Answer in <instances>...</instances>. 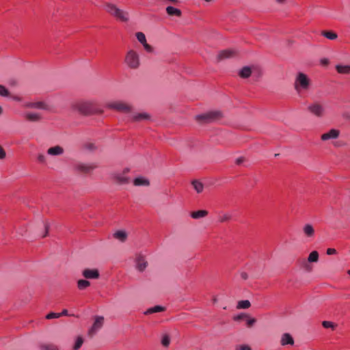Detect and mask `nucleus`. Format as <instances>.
<instances>
[{
	"instance_id": "f257e3e1",
	"label": "nucleus",
	"mask_w": 350,
	"mask_h": 350,
	"mask_svg": "<svg viewBox=\"0 0 350 350\" xmlns=\"http://www.w3.org/2000/svg\"><path fill=\"white\" fill-rule=\"evenodd\" d=\"M72 108L74 111L83 115H92L102 113V111L98 109L94 104L90 102L76 103L72 105Z\"/></svg>"
},
{
	"instance_id": "f03ea898",
	"label": "nucleus",
	"mask_w": 350,
	"mask_h": 350,
	"mask_svg": "<svg viewBox=\"0 0 350 350\" xmlns=\"http://www.w3.org/2000/svg\"><path fill=\"white\" fill-rule=\"evenodd\" d=\"M223 118V113L221 111H210L204 113L196 116L195 119L201 124H207L219 120Z\"/></svg>"
},
{
	"instance_id": "7ed1b4c3",
	"label": "nucleus",
	"mask_w": 350,
	"mask_h": 350,
	"mask_svg": "<svg viewBox=\"0 0 350 350\" xmlns=\"http://www.w3.org/2000/svg\"><path fill=\"white\" fill-rule=\"evenodd\" d=\"M105 7L106 11L116 18L122 22L128 21V14L124 11L119 9L116 5L108 3L105 4Z\"/></svg>"
},
{
	"instance_id": "20e7f679",
	"label": "nucleus",
	"mask_w": 350,
	"mask_h": 350,
	"mask_svg": "<svg viewBox=\"0 0 350 350\" xmlns=\"http://www.w3.org/2000/svg\"><path fill=\"white\" fill-rule=\"evenodd\" d=\"M310 86V80L308 76L302 72H299L295 81L294 87L298 93L302 90H308Z\"/></svg>"
},
{
	"instance_id": "39448f33",
	"label": "nucleus",
	"mask_w": 350,
	"mask_h": 350,
	"mask_svg": "<svg viewBox=\"0 0 350 350\" xmlns=\"http://www.w3.org/2000/svg\"><path fill=\"white\" fill-rule=\"evenodd\" d=\"M124 62L129 68L137 69L140 66L138 53L133 50L129 51L125 56Z\"/></svg>"
},
{
	"instance_id": "423d86ee",
	"label": "nucleus",
	"mask_w": 350,
	"mask_h": 350,
	"mask_svg": "<svg viewBox=\"0 0 350 350\" xmlns=\"http://www.w3.org/2000/svg\"><path fill=\"white\" fill-rule=\"evenodd\" d=\"M130 172L129 167L124 168L122 172H115L111 174V180L116 183L120 185L128 184L131 181V178L127 176V174Z\"/></svg>"
},
{
	"instance_id": "0eeeda50",
	"label": "nucleus",
	"mask_w": 350,
	"mask_h": 350,
	"mask_svg": "<svg viewBox=\"0 0 350 350\" xmlns=\"http://www.w3.org/2000/svg\"><path fill=\"white\" fill-rule=\"evenodd\" d=\"M107 107L109 109H115L118 111L123 112L125 113H131L133 109L132 106L122 101H116L108 103Z\"/></svg>"
},
{
	"instance_id": "6e6552de",
	"label": "nucleus",
	"mask_w": 350,
	"mask_h": 350,
	"mask_svg": "<svg viewBox=\"0 0 350 350\" xmlns=\"http://www.w3.org/2000/svg\"><path fill=\"white\" fill-rule=\"evenodd\" d=\"M104 324V317L103 316H96L94 317V322L92 327L88 332V335L92 337L96 334L98 329H100Z\"/></svg>"
},
{
	"instance_id": "1a4fd4ad",
	"label": "nucleus",
	"mask_w": 350,
	"mask_h": 350,
	"mask_svg": "<svg viewBox=\"0 0 350 350\" xmlns=\"http://www.w3.org/2000/svg\"><path fill=\"white\" fill-rule=\"evenodd\" d=\"M252 73H256L258 78H259L262 75L261 71L254 66L252 68L250 66H244L240 70L239 76L243 79H247Z\"/></svg>"
},
{
	"instance_id": "9d476101",
	"label": "nucleus",
	"mask_w": 350,
	"mask_h": 350,
	"mask_svg": "<svg viewBox=\"0 0 350 350\" xmlns=\"http://www.w3.org/2000/svg\"><path fill=\"white\" fill-rule=\"evenodd\" d=\"M97 167V165L94 163L86 164V163H77L74 166V170L78 173L88 174L92 172Z\"/></svg>"
},
{
	"instance_id": "9b49d317",
	"label": "nucleus",
	"mask_w": 350,
	"mask_h": 350,
	"mask_svg": "<svg viewBox=\"0 0 350 350\" xmlns=\"http://www.w3.org/2000/svg\"><path fill=\"white\" fill-rule=\"evenodd\" d=\"M308 110L317 117H321L324 113L323 107L319 103H314L308 107Z\"/></svg>"
},
{
	"instance_id": "f8f14e48",
	"label": "nucleus",
	"mask_w": 350,
	"mask_h": 350,
	"mask_svg": "<svg viewBox=\"0 0 350 350\" xmlns=\"http://www.w3.org/2000/svg\"><path fill=\"white\" fill-rule=\"evenodd\" d=\"M82 275L86 279H98L100 273L98 269H85L82 271Z\"/></svg>"
},
{
	"instance_id": "ddd939ff",
	"label": "nucleus",
	"mask_w": 350,
	"mask_h": 350,
	"mask_svg": "<svg viewBox=\"0 0 350 350\" xmlns=\"http://www.w3.org/2000/svg\"><path fill=\"white\" fill-rule=\"evenodd\" d=\"M237 55V51L234 49H225L219 51L217 55V60L221 61L227 58H230L236 56Z\"/></svg>"
},
{
	"instance_id": "4468645a",
	"label": "nucleus",
	"mask_w": 350,
	"mask_h": 350,
	"mask_svg": "<svg viewBox=\"0 0 350 350\" xmlns=\"http://www.w3.org/2000/svg\"><path fill=\"white\" fill-rule=\"evenodd\" d=\"M340 131L338 129H332L327 133H325L321 135V139L323 141H327L329 139H336L339 137Z\"/></svg>"
},
{
	"instance_id": "2eb2a0df",
	"label": "nucleus",
	"mask_w": 350,
	"mask_h": 350,
	"mask_svg": "<svg viewBox=\"0 0 350 350\" xmlns=\"http://www.w3.org/2000/svg\"><path fill=\"white\" fill-rule=\"evenodd\" d=\"M136 268L139 271H144L148 266V262L144 256L139 254L135 259Z\"/></svg>"
},
{
	"instance_id": "dca6fc26",
	"label": "nucleus",
	"mask_w": 350,
	"mask_h": 350,
	"mask_svg": "<svg viewBox=\"0 0 350 350\" xmlns=\"http://www.w3.org/2000/svg\"><path fill=\"white\" fill-rule=\"evenodd\" d=\"M24 118L29 122H39L42 119V115L39 113L27 112L24 114Z\"/></svg>"
},
{
	"instance_id": "f3484780",
	"label": "nucleus",
	"mask_w": 350,
	"mask_h": 350,
	"mask_svg": "<svg viewBox=\"0 0 350 350\" xmlns=\"http://www.w3.org/2000/svg\"><path fill=\"white\" fill-rule=\"evenodd\" d=\"M130 118L133 122H140L144 120H149L150 116L146 112H141L131 115Z\"/></svg>"
},
{
	"instance_id": "a211bd4d",
	"label": "nucleus",
	"mask_w": 350,
	"mask_h": 350,
	"mask_svg": "<svg viewBox=\"0 0 350 350\" xmlns=\"http://www.w3.org/2000/svg\"><path fill=\"white\" fill-rule=\"evenodd\" d=\"M280 344L282 346H286L288 345H294V339L290 334L284 333L282 336Z\"/></svg>"
},
{
	"instance_id": "6ab92c4d",
	"label": "nucleus",
	"mask_w": 350,
	"mask_h": 350,
	"mask_svg": "<svg viewBox=\"0 0 350 350\" xmlns=\"http://www.w3.org/2000/svg\"><path fill=\"white\" fill-rule=\"evenodd\" d=\"M27 107L31 109H49L48 105L42 101L29 103L27 104Z\"/></svg>"
},
{
	"instance_id": "aec40b11",
	"label": "nucleus",
	"mask_w": 350,
	"mask_h": 350,
	"mask_svg": "<svg viewBox=\"0 0 350 350\" xmlns=\"http://www.w3.org/2000/svg\"><path fill=\"white\" fill-rule=\"evenodd\" d=\"M113 236L116 239L121 242H125L128 237L126 232L124 230H117L113 233Z\"/></svg>"
},
{
	"instance_id": "412c9836",
	"label": "nucleus",
	"mask_w": 350,
	"mask_h": 350,
	"mask_svg": "<svg viewBox=\"0 0 350 350\" xmlns=\"http://www.w3.org/2000/svg\"><path fill=\"white\" fill-rule=\"evenodd\" d=\"M208 212L206 210H198L196 211L191 212L190 215L193 219H198L200 218L206 217L208 215Z\"/></svg>"
},
{
	"instance_id": "4be33fe9",
	"label": "nucleus",
	"mask_w": 350,
	"mask_h": 350,
	"mask_svg": "<svg viewBox=\"0 0 350 350\" xmlns=\"http://www.w3.org/2000/svg\"><path fill=\"white\" fill-rule=\"evenodd\" d=\"M133 185L135 186H148L150 181L144 177L139 176L133 180Z\"/></svg>"
},
{
	"instance_id": "5701e85b",
	"label": "nucleus",
	"mask_w": 350,
	"mask_h": 350,
	"mask_svg": "<svg viewBox=\"0 0 350 350\" xmlns=\"http://www.w3.org/2000/svg\"><path fill=\"white\" fill-rule=\"evenodd\" d=\"M336 71L342 75L350 74V65H340L338 64L336 66Z\"/></svg>"
},
{
	"instance_id": "b1692460",
	"label": "nucleus",
	"mask_w": 350,
	"mask_h": 350,
	"mask_svg": "<svg viewBox=\"0 0 350 350\" xmlns=\"http://www.w3.org/2000/svg\"><path fill=\"white\" fill-rule=\"evenodd\" d=\"M63 152V148L59 146L50 148L47 150V153L50 155H59L62 154Z\"/></svg>"
},
{
	"instance_id": "393cba45",
	"label": "nucleus",
	"mask_w": 350,
	"mask_h": 350,
	"mask_svg": "<svg viewBox=\"0 0 350 350\" xmlns=\"http://www.w3.org/2000/svg\"><path fill=\"white\" fill-rule=\"evenodd\" d=\"M304 234L308 237H313L314 234V230L313 226L311 224H306L303 228Z\"/></svg>"
},
{
	"instance_id": "a878e982",
	"label": "nucleus",
	"mask_w": 350,
	"mask_h": 350,
	"mask_svg": "<svg viewBox=\"0 0 350 350\" xmlns=\"http://www.w3.org/2000/svg\"><path fill=\"white\" fill-rule=\"evenodd\" d=\"M191 184L198 193H200L203 191L204 185L200 181L194 180L191 182Z\"/></svg>"
},
{
	"instance_id": "bb28decb",
	"label": "nucleus",
	"mask_w": 350,
	"mask_h": 350,
	"mask_svg": "<svg viewBox=\"0 0 350 350\" xmlns=\"http://www.w3.org/2000/svg\"><path fill=\"white\" fill-rule=\"evenodd\" d=\"M321 35L325 37L329 40H335L338 38V35L336 33L333 31H321Z\"/></svg>"
},
{
	"instance_id": "cd10ccee",
	"label": "nucleus",
	"mask_w": 350,
	"mask_h": 350,
	"mask_svg": "<svg viewBox=\"0 0 350 350\" xmlns=\"http://www.w3.org/2000/svg\"><path fill=\"white\" fill-rule=\"evenodd\" d=\"M164 310V308L161 306H155L148 308L144 312V314H150L155 312H160Z\"/></svg>"
},
{
	"instance_id": "c85d7f7f",
	"label": "nucleus",
	"mask_w": 350,
	"mask_h": 350,
	"mask_svg": "<svg viewBox=\"0 0 350 350\" xmlns=\"http://www.w3.org/2000/svg\"><path fill=\"white\" fill-rule=\"evenodd\" d=\"M90 286V282L87 280H79L77 281V287L80 290H84Z\"/></svg>"
},
{
	"instance_id": "c756f323",
	"label": "nucleus",
	"mask_w": 350,
	"mask_h": 350,
	"mask_svg": "<svg viewBox=\"0 0 350 350\" xmlns=\"http://www.w3.org/2000/svg\"><path fill=\"white\" fill-rule=\"evenodd\" d=\"M161 345L165 347H168L170 344V337L167 334H163L161 336Z\"/></svg>"
},
{
	"instance_id": "7c9ffc66",
	"label": "nucleus",
	"mask_w": 350,
	"mask_h": 350,
	"mask_svg": "<svg viewBox=\"0 0 350 350\" xmlns=\"http://www.w3.org/2000/svg\"><path fill=\"white\" fill-rule=\"evenodd\" d=\"M40 349L41 350H59L57 346L54 344H41Z\"/></svg>"
},
{
	"instance_id": "2f4dec72",
	"label": "nucleus",
	"mask_w": 350,
	"mask_h": 350,
	"mask_svg": "<svg viewBox=\"0 0 350 350\" xmlns=\"http://www.w3.org/2000/svg\"><path fill=\"white\" fill-rule=\"evenodd\" d=\"M319 260V253L317 251H312L308 258V260L310 262H315Z\"/></svg>"
},
{
	"instance_id": "473e14b6",
	"label": "nucleus",
	"mask_w": 350,
	"mask_h": 350,
	"mask_svg": "<svg viewBox=\"0 0 350 350\" xmlns=\"http://www.w3.org/2000/svg\"><path fill=\"white\" fill-rule=\"evenodd\" d=\"M250 306H251V304H250V301L241 300L238 302L237 308L247 309V308H250Z\"/></svg>"
},
{
	"instance_id": "72a5a7b5",
	"label": "nucleus",
	"mask_w": 350,
	"mask_h": 350,
	"mask_svg": "<svg viewBox=\"0 0 350 350\" xmlns=\"http://www.w3.org/2000/svg\"><path fill=\"white\" fill-rule=\"evenodd\" d=\"M83 343V338L82 336H79L76 338L75 345L73 346L72 350H78L82 346Z\"/></svg>"
},
{
	"instance_id": "f704fd0d",
	"label": "nucleus",
	"mask_w": 350,
	"mask_h": 350,
	"mask_svg": "<svg viewBox=\"0 0 350 350\" xmlns=\"http://www.w3.org/2000/svg\"><path fill=\"white\" fill-rule=\"evenodd\" d=\"M230 219H231V215L228 213L219 215L218 217V221L220 223L228 221L229 220H230Z\"/></svg>"
},
{
	"instance_id": "c9c22d12",
	"label": "nucleus",
	"mask_w": 350,
	"mask_h": 350,
	"mask_svg": "<svg viewBox=\"0 0 350 350\" xmlns=\"http://www.w3.org/2000/svg\"><path fill=\"white\" fill-rule=\"evenodd\" d=\"M245 324H246V326L249 328L252 327L254 326V325L256 323V319L255 318H253V317H250V315L248 314L247 316V318L245 319Z\"/></svg>"
},
{
	"instance_id": "e433bc0d",
	"label": "nucleus",
	"mask_w": 350,
	"mask_h": 350,
	"mask_svg": "<svg viewBox=\"0 0 350 350\" xmlns=\"http://www.w3.org/2000/svg\"><path fill=\"white\" fill-rule=\"evenodd\" d=\"M322 325L325 328H331L333 330L336 329L337 325L332 321H324L322 322Z\"/></svg>"
},
{
	"instance_id": "4c0bfd02",
	"label": "nucleus",
	"mask_w": 350,
	"mask_h": 350,
	"mask_svg": "<svg viewBox=\"0 0 350 350\" xmlns=\"http://www.w3.org/2000/svg\"><path fill=\"white\" fill-rule=\"evenodd\" d=\"M248 314L246 313H241L239 314L235 315L232 317V319L234 321H245V319L247 318Z\"/></svg>"
},
{
	"instance_id": "58836bf2",
	"label": "nucleus",
	"mask_w": 350,
	"mask_h": 350,
	"mask_svg": "<svg viewBox=\"0 0 350 350\" xmlns=\"http://www.w3.org/2000/svg\"><path fill=\"white\" fill-rule=\"evenodd\" d=\"M136 37H137V40L140 43H142V44H146V39L145 34L144 33H142V32L137 33H136Z\"/></svg>"
},
{
	"instance_id": "ea45409f",
	"label": "nucleus",
	"mask_w": 350,
	"mask_h": 350,
	"mask_svg": "<svg viewBox=\"0 0 350 350\" xmlns=\"http://www.w3.org/2000/svg\"><path fill=\"white\" fill-rule=\"evenodd\" d=\"M0 96L4 97L9 96V92L8 89L2 85H0Z\"/></svg>"
},
{
	"instance_id": "a19ab883",
	"label": "nucleus",
	"mask_w": 350,
	"mask_h": 350,
	"mask_svg": "<svg viewBox=\"0 0 350 350\" xmlns=\"http://www.w3.org/2000/svg\"><path fill=\"white\" fill-rule=\"evenodd\" d=\"M59 317H60V314H59V313H55V312H50L46 316V319H57V318H59Z\"/></svg>"
},
{
	"instance_id": "79ce46f5",
	"label": "nucleus",
	"mask_w": 350,
	"mask_h": 350,
	"mask_svg": "<svg viewBox=\"0 0 350 350\" xmlns=\"http://www.w3.org/2000/svg\"><path fill=\"white\" fill-rule=\"evenodd\" d=\"M44 232L41 235L42 237H45L48 234L49 230V224L47 221L44 222Z\"/></svg>"
},
{
	"instance_id": "37998d69",
	"label": "nucleus",
	"mask_w": 350,
	"mask_h": 350,
	"mask_svg": "<svg viewBox=\"0 0 350 350\" xmlns=\"http://www.w3.org/2000/svg\"><path fill=\"white\" fill-rule=\"evenodd\" d=\"M236 350H252L251 347L247 345H237L235 347Z\"/></svg>"
},
{
	"instance_id": "c03bdc74",
	"label": "nucleus",
	"mask_w": 350,
	"mask_h": 350,
	"mask_svg": "<svg viewBox=\"0 0 350 350\" xmlns=\"http://www.w3.org/2000/svg\"><path fill=\"white\" fill-rule=\"evenodd\" d=\"M37 159L38 162L42 164L46 163V157L43 154H39L37 157Z\"/></svg>"
},
{
	"instance_id": "a18cd8bd",
	"label": "nucleus",
	"mask_w": 350,
	"mask_h": 350,
	"mask_svg": "<svg viewBox=\"0 0 350 350\" xmlns=\"http://www.w3.org/2000/svg\"><path fill=\"white\" fill-rule=\"evenodd\" d=\"M167 13L170 16L175 15V8L172 6H168L166 8Z\"/></svg>"
},
{
	"instance_id": "49530a36",
	"label": "nucleus",
	"mask_w": 350,
	"mask_h": 350,
	"mask_svg": "<svg viewBox=\"0 0 350 350\" xmlns=\"http://www.w3.org/2000/svg\"><path fill=\"white\" fill-rule=\"evenodd\" d=\"M143 46L147 52L152 53L153 51L152 47L150 45H149L147 42H146V44H144Z\"/></svg>"
},
{
	"instance_id": "de8ad7c7",
	"label": "nucleus",
	"mask_w": 350,
	"mask_h": 350,
	"mask_svg": "<svg viewBox=\"0 0 350 350\" xmlns=\"http://www.w3.org/2000/svg\"><path fill=\"white\" fill-rule=\"evenodd\" d=\"M6 157V153L4 149L0 146V159H4Z\"/></svg>"
},
{
	"instance_id": "09e8293b",
	"label": "nucleus",
	"mask_w": 350,
	"mask_h": 350,
	"mask_svg": "<svg viewBox=\"0 0 350 350\" xmlns=\"http://www.w3.org/2000/svg\"><path fill=\"white\" fill-rule=\"evenodd\" d=\"M336 250L334 248H328L326 251L327 255H332L336 254Z\"/></svg>"
},
{
	"instance_id": "8fccbe9b",
	"label": "nucleus",
	"mask_w": 350,
	"mask_h": 350,
	"mask_svg": "<svg viewBox=\"0 0 350 350\" xmlns=\"http://www.w3.org/2000/svg\"><path fill=\"white\" fill-rule=\"evenodd\" d=\"M245 161V158L243 157H239L236 159L235 163L238 165H241L243 162Z\"/></svg>"
},
{
	"instance_id": "3c124183",
	"label": "nucleus",
	"mask_w": 350,
	"mask_h": 350,
	"mask_svg": "<svg viewBox=\"0 0 350 350\" xmlns=\"http://www.w3.org/2000/svg\"><path fill=\"white\" fill-rule=\"evenodd\" d=\"M329 59L327 58H323L321 59V64L323 66H327L329 64Z\"/></svg>"
},
{
	"instance_id": "603ef678",
	"label": "nucleus",
	"mask_w": 350,
	"mask_h": 350,
	"mask_svg": "<svg viewBox=\"0 0 350 350\" xmlns=\"http://www.w3.org/2000/svg\"><path fill=\"white\" fill-rule=\"evenodd\" d=\"M17 83V81L14 79H12L9 81V84L12 86H16Z\"/></svg>"
},
{
	"instance_id": "864d4df0",
	"label": "nucleus",
	"mask_w": 350,
	"mask_h": 350,
	"mask_svg": "<svg viewBox=\"0 0 350 350\" xmlns=\"http://www.w3.org/2000/svg\"><path fill=\"white\" fill-rule=\"evenodd\" d=\"M60 317L62 316H67L68 315V310L66 309H64L62 312L59 313Z\"/></svg>"
},
{
	"instance_id": "5fc2aeb1",
	"label": "nucleus",
	"mask_w": 350,
	"mask_h": 350,
	"mask_svg": "<svg viewBox=\"0 0 350 350\" xmlns=\"http://www.w3.org/2000/svg\"><path fill=\"white\" fill-rule=\"evenodd\" d=\"M241 278H242V279H243V280H247V278H248V275H247V273H245V272H242V273H241Z\"/></svg>"
},
{
	"instance_id": "6e6d98bb",
	"label": "nucleus",
	"mask_w": 350,
	"mask_h": 350,
	"mask_svg": "<svg viewBox=\"0 0 350 350\" xmlns=\"http://www.w3.org/2000/svg\"><path fill=\"white\" fill-rule=\"evenodd\" d=\"M86 148L89 150H94L95 149V146L94 144H87L86 145Z\"/></svg>"
},
{
	"instance_id": "4d7b16f0",
	"label": "nucleus",
	"mask_w": 350,
	"mask_h": 350,
	"mask_svg": "<svg viewBox=\"0 0 350 350\" xmlns=\"http://www.w3.org/2000/svg\"><path fill=\"white\" fill-rule=\"evenodd\" d=\"M181 16L180 10L176 8V16Z\"/></svg>"
},
{
	"instance_id": "13d9d810",
	"label": "nucleus",
	"mask_w": 350,
	"mask_h": 350,
	"mask_svg": "<svg viewBox=\"0 0 350 350\" xmlns=\"http://www.w3.org/2000/svg\"><path fill=\"white\" fill-rule=\"evenodd\" d=\"M278 3H284L286 0H276Z\"/></svg>"
},
{
	"instance_id": "bf43d9fd",
	"label": "nucleus",
	"mask_w": 350,
	"mask_h": 350,
	"mask_svg": "<svg viewBox=\"0 0 350 350\" xmlns=\"http://www.w3.org/2000/svg\"><path fill=\"white\" fill-rule=\"evenodd\" d=\"M3 112V109H2V107L0 106V114H1Z\"/></svg>"
},
{
	"instance_id": "052dcab7",
	"label": "nucleus",
	"mask_w": 350,
	"mask_h": 350,
	"mask_svg": "<svg viewBox=\"0 0 350 350\" xmlns=\"http://www.w3.org/2000/svg\"><path fill=\"white\" fill-rule=\"evenodd\" d=\"M204 1H206V2H208V3H209V2H211V1H213V0H204Z\"/></svg>"
},
{
	"instance_id": "680f3d73",
	"label": "nucleus",
	"mask_w": 350,
	"mask_h": 350,
	"mask_svg": "<svg viewBox=\"0 0 350 350\" xmlns=\"http://www.w3.org/2000/svg\"><path fill=\"white\" fill-rule=\"evenodd\" d=\"M167 2H173L175 0H166Z\"/></svg>"
},
{
	"instance_id": "e2e57ef3",
	"label": "nucleus",
	"mask_w": 350,
	"mask_h": 350,
	"mask_svg": "<svg viewBox=\"0 0 350 350\" xmlns=\"http://www.w3.org/2000/svg\"><path fill=\"white\" fill-rule=\"evenodd\" d=\"M347 273L350 275V270L347 271Z\"/></svg>"
}]
</instances>
